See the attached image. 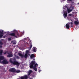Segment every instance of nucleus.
<instances>
[{
    "label": "nucleus",
    "instance_id": "nucleus-1",
    "mask_svg": "<svg viewBox=\"0 0 79 79\" xmlns=\"http://www.w3.org/2000/svg\"><path fill=\"white\" fill-rule=\"evenodd\" d=\"M9 62L11 64H13V65H16L17 66H19L20 64V63L16 60L15 58H14L12 59H10L9 60Z\"/></svg>",
    "mask_w": 79,
    "mask_h": 79
},
{
    "label": "nucleus",
    "instance_id": "nucleus-2",
    "mask_svg": "<svg viewBox=\"0 0 79 79\" xmlns=\"http://www.w3.org/2000/svg\"><path fill=\"white\" fill-rule=\"evenodd\" d=\"M29 50H27L26 52L25 53L24 56V55L21 54V53H19V56H21L22 58H23L24 57L25 58H27L28 56H30V54H29Z\"/></svg>",
    "mask_w": 79,
    "mask_h": 79
},
{
    "label": "nucleus",
    "instance_id": "nucleus-3",
    "mask_svg": "<svg viewBox=\"0 0 79 79\" xmlns=\"http://www.w3.org/2000/svg\"><path fill=\"white\" fill-rule=\"evenodd\" d=\"M35 64V61L33 60L30 64V69H33L34 71H37V69L36 67H34V65Z\"/></svg>",
    "mask_w": 79,
    "mask_h": 79
},
{
    "label": "nucleus",
    "instance_id": "nucleus-4",
    "mask_svg": "<svg viewBox=\"0 0 79 79\" xmlns=\"http://www.w3.org/2000/svg\"><path fill=\"white\" fill-rule=\"evenodd\" d=\"M11 36H14L15 37H16L17 38L18 37V36H19V34L18 33V32H16L15 33H12L9 34Z\"/></svg>",
    "mask_w": 79,
    "mask_h": 79
},
{
    "label": "nucleus",
    "instance_id": "nucleus-5",
    "mask_svg": "<svg viewBox=\"0 0 79 79\" xmlns=\"http://www.w3.org/2000/svg\"><path fill=\"white\" fill-rule=\"evenodd\" d=\"M69 24H71L70 27H73V22H71L70 23H67L65 26L66 28L68 29H69Z\"/></svg>",
    "mask_w": 79,
    "mask_h": 79
},
{
    "label": "nucleus",
    "instance_id": "nucleus-6",
    "mask_svg": "<svg viewBox=\"0 0 79 79\" xmlns=\"http://www.w3.org/2000/svg\"><path fill=\"white\" fill-rule=\"evenodd\" d=\"M2 63L4 64H8L9 62L8 61H7L6 60H4L2 62Z\"/></svg>",
    "mask_w": 79,
    "mask_h": 79
},
{
    "label": "nucleus",
    "instance_id": "nucleus-7",
    "mask_svg": "<svg viewBox=\"0 0 79 79\" xmlns=\"http://www.w3.org/2000/svg\"><path fill=\"white\" fill-rule=\"evenodd\" d=\"M10 72H12V73H15L16 72V69H15L12 68L9 69Z\"/></svg>",
    "mask_w": 79,
    "mask_h": 79
},
{
    "label": "nucleus",
    "instance_id": "nucleus-8",
    "mask_svg": "<svg viewBox=\"0 0 79 79\" xmlns=\"http://www.w3.org/2000/svg\"><path fill=\"white\" fill-rule=\"evenodd\" d=\"M3 31H0V38H2L3 35Z\"/></svg>",
    "mask_w": 79,
    "mask_h": 79
},
{
    "label": "nucleus",
    "instance_id": "nucleus-9",
    "mask_svg": "<svg viewBox=\"0 0 79 79\" xmlns=\"http://www.w3.org/2000/svg\"><path fill=\"white\" fill-rule=\"evenodd\" d=\"M64 15H63V16L64 18L65 19H66V17H67V15H68V13L66 12H64Z\"/></svg>",
    "mask_w": 79,
    "mask_h": 79
},
{
    "label": "nucleus",
    "instance_id": "nucleus-10",
    "mask_svg": "<svg viewBox=\"0 0 79 79\" xmlns=\"http://www.w3.org/2000/svg\"><path fill=\"white\" fill-rule=\"evenodd\" d=\"M28 77H27V75H25V76L21 77L20 78L21 79H27Z\"/></svg>",
    "mask_w": 79,
    "mask_h": 79
},
{
    "label": "nucleus",
    "instance_id": "nucleus-11",
    "mask_svg": "<svg viewBox=\"0 0 79 79\" xmlns=\"http://www.w3.org/2000/svg\"><path fill=\"white\" fill-rule=\"evenodd\" d=\"M8 54L7 56V57H8V58H11V57L13 56V54H12L8 53Z\"/></svg>",
    "mask_w": 79,
    "mask_h": 79
},
{
    "label": "nucleus",
    "instance_id": "nucleus-12",
    "mask_svg": "<svg viewBox=\"0 0 79 79\" xmlns=\"http://www.w3.org/2000/svg\"><path fill=\"white\" fill-rule=\"evenodd\" d=\"M30 47L28 48L30 50H31L32 47V42H31V41H30Z\"/></svg>",
    "mask_w": 79,
    "mask_h": 79
},
{
    "label": "nucleus",
    "instance_id": "nucleus-13",
    "mask_svg": "<svg viewBox=\"0 0 79 79\" xmlns=\"http://www.w3.org/2000/svg\"><path fill=\"white\" fill-rule=\"evenodd\" d=\"M32 73V71L31 70H30L28 72V76H30L31 74Z\"/></svg>",
    "mask_w": 79,
    "mask_h": 79
},
{
    "label": "nucleus",
    "instance_id": "nucleus-14",
    "mask_svg": "<svg viewBox=\"0 0 79 79\" xmlns=\"http://www.w3.org/2000/svg\"><path fill=\"white\" fill-rule=\"evenodd\" d=\"M4 56H0V60H4Z\"/></svg>",
    "mask_w": 79,
    "mask_h": 79
},
{
    "label": "nucleus",
    "instance_id": "nucleus-15",
    "mask_svg": "<svg viewBox=\"0 0 79 79\" xmlns=\"http://www.w3.org/2000/svg\"><path fill=\"white\" fill-rule=\"evenodd\" d=\"M35 57V55L34 54H31L30 56V58H34Z\"/></svg>",
    "mask_w": 79,
    "mask_h": 79
},
{
    "label": "nucleus",
    "instance_id": "nucleus-16",
    "mask_svg": "<svg viewBox=\"0 0 79 79\" xmlns=\"http://www.w3.org/2000/svg\"><path fill=\"white\" fill-rule=\"evenodd\" d=\"M74 24H76V25H78L79 24V23L77 21H75L74 22Z\"/></svg>",
    "mask_w": 79,
    "mask_h": 79
},
{
    "label": "nucleus",
    "instance_id": "nucleus-17",
    "mask_svg": "<svg viewBox=\"0 0 79 79\" xmlns=\"http://www.w3.org/2000/svg\"><path fill=\"white\" fill-rule=\"evenodd\" d=\"M36 49H37V48H36L33 47V51H34V52H36V51H37V50Z\"/></svg>",
    "mask_w": 79,
    "mask_h": 79
},
{
    "label": "nucleus",
    "instance_id": "nucleus-18",
    "mask_svg": "<svg viewBox=\"0 0 79 79\" xmlns=\"http://www.w3.org/2000/svg\"><path fill=\"white\" fill-rule=\"evenodd\" d=\"M38 66V64H37V63H36L35 64H34V66H33V67L36 68L37 66Z\"/></svg>",
    "mask_w": 79,
    "mask_h": 79
},
{
    "label": "nucleus",
    "instance_id": "nucleus-19",
    "mask_svg": "<svg viewBox=\"0 0 79 79\" xmlns=\"http://www.w3.org/2000/svg\"><path fill=\"white\" fill-rule=\"evenodd\" d=\"M11 43H13V44H16V41H11Z\"/></svg>",
    "mask_w": 79,
    "mask_h": 79
},
{
    "label": "nucleus",
    "instance_id": "nucleus-20",
    "mask_svg": "<svg viewBox=\"0 0 79 79\" xmlns=\"http://www.w3.org/2000/svg\"><path fill=\"white\" fill-rule=\"evenodd\" d=\"M15 72L17 73H20V72H21V71H20L19 70H18L16 71L15 70Z\"/></svg>",
    "mask_w": 79,
    "mask_h": 79
},
{
    "label": "nucleus",
    "instance_id": "nucleus-21",
    "mask_svg": "<svg viewBox=\"0 0 79 79\" xmlns=\"http://www.w3.org/2000/svg\"><path fill=\"white\" fill-rule=\"evenodd\" d=\"M67 11H68V13H70V12H71L69 9H68Z\"/></svg>",
    "mask_w": 79,
    "mask_h": 79
},
{
    "label": "nucleus",
    "instance_id": "nucleus-22",
    "mask_svg": "<svg viewBox=\"0 0 79 79\" xmlns=\"http://www.w3.org/2000/svg\"><path fill=\"white\" fill-rule=\"evenodd\" d=\"M3 44V43L2 42V41H0V45H2Z\"/></svg>",
    "mask_w": 79,
    "mask_h": 79
},
{
    "label": "nucleus",
    "instance_id": "nucleus-23",
    "mask_svg": "<svg viewBox=\"0 0 79 79\" xmlns=\"http://www.w3.org/2000/svg\"><path fill=\"white\" fill-rule=\"evenodd\" d=\"M2 53H3V50H1L0 51V54H2Z\"/></svg>",
    "mask_w": 79,
    "mask_h": 79
},
{
    "label": "nucleus",
    "instance_id": "nucleus-24",
    "mask_svg": "<svg viewBox=\"0 0 79 79\" xmlns=\"http://www.w3.org/2000/svg\"><path fill=\"white\" fill-rule=\"evenodd\" d=\"M71 8L72 10L73 9H74V6H71L70 7Z\"/></svg>",
    "mask_w": 79,
    "mask_h": 79
},
{
    "label": "nucleus",
    "instance_id": "nucleus-25",
    "mask_svg": "<svg viewBox=\"0 0 79 79\" xmlns=\"http://www.w3.org/2000/svg\"><path fill=\"white\" fill-rule=\"evenodd\" d=\"M16 58L18 60H19V57L18 56H17L16 57Z\"/></svg>",
    "mask_w": 79,
    "mask_h": 79
},
{
    "label": "nucleus",
    "instance_id": "nucleus-26",
    "mask_svg": "<svg viewBox=\"0 0 79 79\" xmlns=\"http://www.w3.org/2000/svg\"><path fill=\"white\" fill-rule=\"evenodd\" d=\"M6 53H8L7 52H3L4 54H6Z\"/></svg>",
    "mask_w": 79,
    "mask_h": 79
},
{
    "label": "nucleus",
    "instance_id": "nucleus-27",
    "mask_svg": "<svg viewBox=\"0 0 79 79\" xmlns=\"http://www.w3.org/2000/svg\"><path fill=\"white\" fill-rule=\"evenodd\" d=\"M8 40H11V38H9L8 39Z\"/></svg>",
    "mask_w": 79,
    "mask_h": 79
},
{
    "label": "nucleus",
    "instance_id": "nucleus-28",
    "mask_svg": "<svg viewBox=\"0 0 79 79\" xmlns=\"http://www.w3.org/2000/svg\"><path fill=\"white\" fill-rule=\"evenodd\" d=\"M69 15L71 16H72V14H69Z\"/></svg>",
    "mask_w": 79,
    "mask_h": 79
},
{
    "label": "nucleus",
    "instance_id": "nucleus-29",
    "mask_svg": "<svg viewBox=\"0 0 79 79\" xmlns=\"http://www.w3.org/2000/svg\"><path fill=\"white\" fill-rule=\"evenodd\" d=\"M2 48V46L0 45V48Z\"/></svg>",
    "mask_w": 79,
    "mask_h": 79
},
{
    "label": "nucleus",
    "instance_id": "nucleus-30",
    "mask_svg": "<svg viewBox=\"0 0 79 79\" xmlns=\"http://www.w3.org/2000/svg\"><path fill=\"white\" fill-rule=\"evenodd\" d=\"M69 2H72V0H68Z\"/></svg>",
    "mask_w": 79,
    "mask_h": 79
},
{
    "label": "nucleus",
    "instance_id": "nucleus-31",
    "mask_svg": "<svg viewBox=\"0 0 79 79\" xmlns=\"http://www.w3.org/2000/svg\"><path fill=\"white\" fill-rule=\"evenodd\" d=\"M73 9H70V11L71 12V11H73Z\"/></svg>",
    "mask_w": 79,
    "mask_h": 79
},
{
    "label": "nucleus",
    "instance_id": "nucleus-32",
    "mask_svg": "<svg viewBox=\"0 0 79 79\" xmlns=\"http://www.w3.org/2000/svg\"><path fill=\"white\" fill-rule=\"evenodd\" d=\"M40 71H41V70H39V73H40Z\"/></svg>",
    "mask_w": 79,
    "mask_h": 79
},
{
    "label": "nucleus",
    "instance_id": "nucleus-33",
    "mask_svg": "<svg viewBox=\"0 0 79 79\" xmlns=\"http://www.w3.org/2000/svg\"><path fill=\"white\" fill-rule=\"evenodd\" d=\"M15 57H16V55H15Z\"/></svg>",
    "mask_w": 79,
    "mask_h": 79
},
{
    "label": "nucleus",
    "instance_id": "nucleus-34",
    "mask_svg": "<svg viewBox=\"0 0 79 79\" xmlns=\"http://www.w3.org/2000/svg\"><path fill=\"white\" fill-rule=\"evenodd\" d=\"M1 63V60H0V63Z\"/></svg>",
    "mask_w": 79,
    "mask_h": 79
},
{
    "label": "nucleus",
    "instance_id": "nucleus-35",
    "mask_svg": "<svg viewBox=\"0 0 79 79\" xmlns=\"http://www.w3.org/2000/svg\"><path fill=\"white\" fill-rule=\"evenodd\" d=\"M78 5H79V2L78 3Z\"/></svg>",
    "mask_w": 79,
    "mask_h": 79
},
{
    "label": "nucleus",
    "instance_id": "nucleus-36",
    "mask_svg": "<svg viewBox=\"0 0 79 79\" xmlns=\"http://www.w3.org/2000/svg\"><path fill=\"white\" fill-rule=\"evenodd\" d=\"M64 1H65V0H63Z\"/></svg>",
    "mask_w": 79,
    "mask_h": 79
},
{
    "label": "nucleus",
    "instance_id": "nucleus-37",
    "mask_svg": "<svg viewBox=\"0 0 79 79\" xmlns=\"http://www.w3.org/2000/svg\"><path fill=\"white\" fill-rule=\"evenodd\" d=\"M71 21H73L71 20Z\"/></svg>",
    "mask_w": 79,
    "mask_h": 79
}]
</instances>
